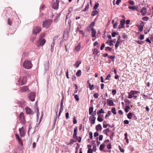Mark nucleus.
Here are the masks:
<instances>
[{
  "mask_svg": "<svg viewBox=\"0 0 153 153\" xmlns=\"http://www.w3.org/2000/svg\"><path fill=\"white\" fill-rule=\"evenodd\" d=\"M52 22V20L51 19L45 20L43 22L42 25L43 27L47 29L50 26Z\"/></svg>",
  "mask_w": 153,
  "mask_h": 153,
  "instance_id": "1",
  "label": "nucleus"
},
{
  "mask_svg": "<svg viewBox=\"0 0 153 153\" xmlns=\"http://www.w3.org/2000/svg\"><path fill=\"white\" fill-rule=\"evenodd\" d=\"M23 66L26 69L30 68L32 67L31 62L28 60H25L23 64Z\"/></svg>",
  "mask_w": 153,
  "mask_h": 153,
  "instance_id": "2",
  "label": "nucleus"
},
{
  "mask_svg": "<svg viewBox=\"0 0 153 153\" xmlns=\"http://www.w3.org/2000/svg\"><path fill=\"white\" fill-rule=\"evenodd\" d=\"M41 28L39 26H36L33 27V33L34 35H36L41 31Z\"/></svg>",
  "mask_w": 153,
  "mask_h": 153,
  "instance_id": "3",
  "label": "nucleus"
},
{
  "mask_svg": "<svg viewBox=\"0 0 153 153\" xmlns=\"http://www.w3.org/2000/svg\"><path fill=\"white\" fill-rule=\"evenodd\" d=\"M19 118L21 121V123L22 124H25V118L23 112H21L20 114Z\"/></svg>",
  "mask_w": 153,
  "mask_h": 153,
  "instance_id": "4",
  "label": "nucleus"
},
{
  "mask_svg": "<svg viewBox=\"0 0 153 153\" xmlns=\"http://www.w3.org/2000/svg\"><path fill=\"white\" fill-rule=\"evenodd\" d=\"M36 94L35 92H34L32 93L29 94L28 98L31 101H34Z\"/></svg>",
  "mask_w": 153,
  "mask_h": 153,
  "instance_id": "5",
  "label": "nucleus"
},
{
  "mask_svg": "<svg viewBox=\"0 0 153 153\" xmlns=\"http://www.w3.org/2000/svg\"><path fill=\"white\" fill-rule=\"evenodd\" d=\"M26 77H23L22 78H21L19 81V84L20 85H24L26 83Z\"/></svg>",
  "mask_w": 153,
  "mask_h": 153,
  "instance_id": "6",
  "label": "nucleus"
},
{
  "mask_svg": "<svg viewBox=\"0 0 153 153\" xmlns=\"http://www.w3.org/2000/svg\"><path fill=\"white\" fill-rule=\"evenodd\" d=\"M25 110H26V112L27 114H32L34 113L33 111L27 107H26Z\"/></svg>",
  "mask_w": 153,
  "mask_h": 153,
  "instance_id": "7",
  "label": "nucleus"
},
{
  "mask_svg": "<svg viewBox=\"0 0 153 153\" xmlns=\"http://www.w3.org/2000/svg\"><path fill=\"white\" fill-rule=\"evenodd\" d=\"M59 2V0H56L55 3H54L53 5V8L55 9H57L58 8Z\"/></svg>",
  "mask_w": 153,
  "mask_h": 153,
  "instance_id": "8",
  "label": "nucleus"
},
{
  "mask_svg": "<svg viewBox=\"0 0 153 153\" xmlns=\"http://www.w3.org/2000/svg\"><path fill=\"white\" fill-rule=\"evenodd\" d=\"M63 100H62L61 101V104H60V107L59 111V117L60 116L62 111L63 110Z\"/></svg>",
  "mask_w": 153,
  "mask_h": 153,
  "instance_id": "9",
  "label": "nucleus"
},
{
  "mask_svg": "<svg viewBox=\"0 0 153 153\" xmlns=\"http://www.w3.org/2000/svg\"><path fill=\"white\" fill-rule=\"evenodd\" d=\"M24 128L23 127L19 129V131L20 132V135L21 137H23L25 136V133L24 131Z\"/></svg>",
  "mask_w": 153,
  "mask_h": 153,
  "instance_id": "10",
  "label": "nucleus"
},
{
  "mask_svg": "<svg viewBox=\"0 0 153 153\" xmlns=\"http://www.w3.org/2000/svg\"><path fill=\"white\" fill-rule=\"evenodd\" d=\"M96 119V117L94 116H91L90 117V120L92 124H94L95 123V120Z\"/></svg>",
  "mask_w": 153,
  "mask_h": 153,
  "instance_id": "11",
  "label": "nucleus"
},
{
  "mask_svg": "<svg viewBox=\"0 0 153 153\" xmlns=\"http://www.w3.org/2000/svg\"><path fill=\"white\" fill-rule=\"evenodd\" d=\"M39 41L40 42V44L38 46H43L45 44L46 41L45 39H40Z\"/></svg>",
  "mask_w": 153,
  "mask_h": 153,
  "instance_id": "12",
  "label": "nucleus"
},
{
  "mask_svg": "<svg viewBox=\"0 0 153 153\" xmlns=\"http://www.w3.org/2000/svg\"><path fill=\"white\" fill-rule=\"evenodd\" d=\"M147 12L146 9L145 7H143L140 11V13L141 14L144 16L146 14Z\"/></svg>",
  "mask_w": 153,
  "mask_h": 153,
  "instance_id": "13",
  "label": "nucleus"
},
{
  "mask_svg": "<svg viewBox=\"0 0 153 153\" xmlns=\"http://www.w3.org/2000/svg\"><path fill=\"white\" fill-rule=\"evenodd\" d=\"M90 28H91V27ZM91 30L92 31V37H95L96 33V30L94 29L93 27H91Z\"/></svg>",
  "mask_w": 153,
  "mask_h": 153,
  "instance_id": "14",
  "label": "nucleus"
},
{
  "mask_svg": "<svg viewBox=\"0 0 153 153\" xmlns=\"http://www.w3.org/2000/svg\"><path fill=\"white\" fill-rule=\"evenodd\" d=\"M28 89L27 86H24L21 87L20 88V90L21 91H26Z\"/></svg>",
  "mask_w": 153,
  "mask_h": 153,
  "instance_id": "15",
  "label": "nucleus"
},
{
  "mask_svg": "<svg viewBox=\"0 0 153 153\" xmlns=\"http://www.w3.org/2000/svg\"><path fill=\"white\" fill-rule=\"evenodd\" d=\"M96 129L97 131L99 130L101 131L102 129V127L101 125L100 124H98L96 126Z\"/></svg>",
  "mask_w": 153,
  "mask_h": 153,
  "instance_id": "16",
  "label": "nucleus"
},
{
  "mask_svg": "<svg viewBox=\"0 0 153 153\" xmlns=\"http://www.w3.org/2000/svg\"><path fill=\"white\" fill-rule=\"evenodd\" d=\"M107 101L110 106L113 105V102L112 100L107 99Z\"/></svg>",
  "mask_w": 153,
  "mask_h": 153,
  "instance_id": "17",
  "label": "nucleus"
},
{
  "mask_svg": "<svg viewBox=\"0 0 153 153\" xmlns=\"http://www.w3.org/2000/svg\"><path fill=\"white\" fill-rule=\"evenodd\" d=\"M60 15V13L59 14H56V18L54 19V21L56 22H57L58 21V18Z\"/></svg>",
  "mask_w": 153,
  "mask_h": 153,
  "instance_id": "18",
  "label": "nucleus"
},
{
  "mask_svg": "<svg viewBox=\"0 0 153 153\" xmlns=\"http://www.w3.org/2000/svg\"><path fill=\"white\" fill-rule=\"evenodd\" d=\"M54 43H55V41H54V39H53L52 43L51 44V50L52 52H53V47L54 45Z\"/></svg>",
  "mask_w": 153,
  "mask_h": 153,
  "instance_id": "19",
  "label": "nucleus"
},
{
  "mask_svg": "<svg viewBox=\"0 0 153 153\" xmlns=\"http://www.w3.org/2000/svg\"><path fill=\"white\" fill-rule=\"evenodd\" d=\"M81 63V61H78L76 62L75 64L74 65V66H75L76 68H77L79 66Z\"/></svg>",
  "mask_w": 153,
  "mask_h": 153,
  "instance_id": "20",
  "label": "nucleus"
},
{
  "mask_svg": "<svg viewBox=\"0 0 153 153\" xmlns=\"http://www.w3.org/2000/svg\"><path fill=\"white\" fill-rule=\"evenodd\" d=\"M98 13V12L97 10H94L92 11L91 13V16H94Z\"/></svg>",
  "mask_w": 153,
  "mask_h": 153,
  "instance_id": "21",
  "label": "nucleus"
},
{
  "mask_svg": "<svg viewBox=\"0 0 153 153\" xmlns=\"http://www.w3.org/2000/svg\"><path fill=\"white\" fill-rule=\"evenodd\" d=\"M99 53V51H98L97 49H94L93 51V54H96L97 55H98V53Z\"/></svg>",
  "mask_w": 153,
  "mask_h": 153,
  "instance_id": "22",
  "label": "nucleus"
},
{
  "mask_svg": "<svg viewBox=\"0 0 153 153\" xmlns=\"http://www.w3.org/2000/svg\"><path fill=\"white\" fill-rule=\"evenodd\" d=\"M77 141L76 140H74L73 139H71L70 140V142L69 143L67 144V145H72L74 143L76 142Z\"/></svg>",
  "mask_w": 153,
  "mask_h": 153,
  "instance_id": "23",
  "label": "nucleus"
},
{
  "mask_svg": "<svg viewBox=\"0 0 153 153\" xmlns=\"http://www.w3.org/2000/svg\"><path fill=\"white\" fill-rule=\"evenodd\" d=\"M16 138L18 140L19 142L20 143H21V144H22V140L20 138L19 136L17 135V134H16Z\"/></svg>",
  "mask_w": 153,
  "mask_h": 153,
  "instance_id": "24",
  "label": "nucleus"
},
{
  "mask_svg": "<svg viewBox=\"0 0 153 153\" xmlns=\"http://www.w3.org/2000/svg\"><path fill=\"white\" fill-rule=\"evenodd\" d=\"M81 74V70H79L76 73V75L78 76L79 77L80 76Z\"/></svg>",
  "mask_w": 153,
  "mask_h": 153,
  "instance_id": "25",
  "label": "nucleus"
},
{
  "mask_svg": "<svg viewBox=\"0 0 153 153\" xmlns=\"http://www.w3.org/2000/svg\"><path fill=\"white\" fill-rule=\"evenodd\" d=\"M105 145L104 143L101 144L100 146V151H102V150L104 149L105 147Z\"/></svg>",
  "mask_w": 153,
  "mask_h": 153,
  "instance_id": "26",
  "label": "nucleus"
},
{
  "mask_svg": "<svg viewBox=\"0 0 153 153\" xmlns=\"http://www.w3.org/2000/svg\"><path fill=\"white\" fill-rule=\"evenodd\" d=\"M104 113V112L103 110V109L102 108L100 109V110L98 111H97V114L98 115L99 114H103Z\"/></svg>",
  "mask_w": 153,
  "mask_h": 153,
  "instance_id": "27",
  "label": "nucleus"
},
{
  "mask_svg": "<svg viewBox=\"0 0 153 153\" xmlns=\"http://www.w3.org/2000/svg\"><path fill=\"white\" fill-rule=\"evenodd\" d=\"M81 48L80 45L79 44L77 45L75 47V49L76 51H78Z\"/></svg>",
  "mask_w": 153,
  "mask_h": 153,
  "instance_id": "28",
  "label": "nucleus"
},
{
  "mask_svg": "<svg viewBox=\"0 0 153 153\" xmlns=\"http://www.w3.org/2000/svg\"><path fill=\"white\" fill-rule=\"evenodd\" d=\"M139 93L138 91H131V93L133 95H134L135 94H137V93Z\"/></svg>",
  "mask_w": 153,
  "mask_h": 153,
  "instance_id": "29",
  "label": "nucleus"
},
{
  "mask_svg": "<svg viewBox=\"0 0 153 153\" xmlns=\"http://www.w3.org/2000/svg\"><path fill=\"white\" fill-rule=\"evenodd\" d=\"M93 107H90L89 108V114L91 115L93 112Z\"/></svg>",
  "mask_w": 153,
  "mask_h": 153,
  "instance_id": "30",
  "label": "nucleus"
},
{
  "mask_svg": "<svg viewBox=\"0 0 153 153\" xmlns=\"http://www.w3.org/2000/svg\"><path fill=\"white\" fill-rule=\"evenodd\" d=\"M121 42L119 41L118 40H117L116 44L115 45V47L116 48H117L119 46V45L120 44V42Z\"/></svg>",
  "mask_w": 153,
  "mask_h": 153,
  "instance_id": "31",
  "label": "nucleus"
},
{
  "mask_svg": "<svg viewBox=\"0 0 153 153\" xmlns=\"http://www.w3.org/2000/svg\"><path fill=\"white\" fill-rule=\"evenodd\" d=\"M62 73V71L60 69H58L56 71V74L57 75H60Z\"/></svg>",
  "mask_w": 153,
  "mask_h": 153,
  "instance_id": "32",
  "label": "nucleus"
},
{
  "mask_svg": "<svg viewBox=\"0 0 153 153\" xmlns=\"http://www.w3.org/2000/svg\"><path fill=\"white\" fill-rule=\"evenodd\" d=\"M105 50L106 51H111L112 50V49L109 47H107L105 48Z\"/></svg>",
  "mask_w": 153,
  "mask_h": 153,
  "instance_id": "33",
  "label": "nucleus"
},
{
  "mask_svg": "<svg viewBox=\"0 0 153 153\" xmlns=\"http://www.w3.org/2000/svg\"><path fill=\"white\" fill-rule=\"evenodd\" d=\"M111 112L114 114H116V111L115 108H112L111 109Z\"/></svg>",
  "mask_w": 153,
  "mask_h": 153,
  "instance_id": "34",
  "label": "nucleus"
},
{
  "mask_svg": "<svg viewBox=\"0 0 153 153\" xmlns=\"http://www.w3.org/2000/svg\"><path fill=\"white\" fill-rule=\"evenodd\" d=\"M130 108V107L129 106H126L125 109V111L126 112H127L129 111V109Z\"/></svg>",
  "mask_w": 153,
  "mask_h": 153,
  "instance_id": "35",
  "label": "nucleus"
},
{
  "mask_svg": "<svg viewBox=\"0 0 153 153\" xmlns=\"http://www.w3.org/2000/svg\"><path fill=\"white\" fill-rule=\"evenodd\" d=\"M125 21L124 19H122L121 20L120 22V25L123 26L124 24H125Z\"/></svg>",
  "mask_w": 153,
  "mask_h": 153,
  "instance_id": "36",
  "label": "nucleus"
},
{
  "mask_svg": "<svg viewBox=\"0 0 153 153\" xmlns=\"http://www.w3.org/2000/svg\"><path fill=\"white\" fill-rule=\"evenodd\" d=\"M89 86L90 89L91 90H92L94 89L93 87L94 86L93 85H91V83H89Z\"/></svg>",
  "mask_w": 153,
  "mask_h": 153,
  "instance_id": "37",
  "label": "nucleus"
},
{
  "mask_svg": "<svg viewBox=\"0 0 153 153\" xmlns=\"http://www.w3.org/2000/svg\"><path fill=\"white\" fill-rule=\"evenodd\" d=\"M71 15V14L69 12L67 14L66 17V20L67 19H69Z\"/></svg>",
  "mask_w": 153,
  "mask_h": 153,
  "instance_id": "38",
  "label": "nucleus"
},
{
  "mask_svg": "<svg viewBox=\"0 0 153 153\" xmlns=\"http://www.w3.org/2000/svg\"><path fill=\"white\" fill-rule=\"evenodd\" d=\"M89 7V6L88 4V5H86V6L85 7V8L82 10V11L83 12H85L87 11Z\"/></svg>",
  "mask_w": 153,
  "mask_h": 153,
  "instance_id": "39",
  "label": "nucleus"
},
{
  "mask_svg": "<svg viewBox=\"0 0 153 153\" xmlns=\"http://www.w3.org/2000/svg\"><path fill=\"white\" fill-rule=\"evenodd\" d=\"M111 114V112L110 111H108V113L106 115L105 118H106L107 117H108Z\"/></svg>",
  "mask_w": 153,
  "mask_h": 153,
  "instance_id": "40",
  "label": "nucleus"
},
{
  "mask_svg": "<svg viewBox=\"0 0 153 153\" xmlns=\"http://www.w3.org/2000/svg\"><path fill=\"white\" fill-rule=\"evenodd\" d=\"M132 117V114L131 113H129L127 115V117L129 119H131Z\"/></svg>",
  "mask_w": 153,
  "mask_h": 153,
  "instance_id": "41",
  "label": "nucleus"
},
{
  "mask_svg": "<svg viewBox=\"0 0 153 153\" xmlns=\"http://www.w3.org/2000/svg\"><path fill=\"white\" fill-rule=\"evenodd\" d=\"M119 34L118 33H116L115 32H113L112 33V36L113 37H114L116 35Z\"/></svg>",
  "mask_w": 153,
  "mask_h": 153,
  "instance_id": "42",
  "label": "nucleus"
},
{
  "mask_svg": "<svg viewBox=\"0 0 153 153\" xmlns=\"http://www.w3.org/2000/svg\"><path fill=\"white\" fill-rule=\"evenodd\" d=\"M107 132H112V131L110 130L108 128H106L105 129V134H106V135H107Z\"/></svg>",
  "mask_w": 153,
  "mask_h": 153,
  "instance_id": "43",
  "label": "nucleus"
},
{
  "mask_svg": "<svg viewBox=\"0 0 153 153\" xmlns=\"http://www.w3.org/2000/svg\"><path fill=\"white\" fill-rule=\"evenodd\" d=\"M97 120L100 122H101L103 121V120L102 118L100 117V116H99L97 119Z\"/></svg>",
  "mask_w": 153,
  "mask_h": 153,
  "instance_id": "44",
  "label": "nucleus"
},
{
  "mask_svg": "<svg viewBox=\"0 0 153 153\" xmlns=\"http://www.w3.org/2000/svg\"><path fill=\"white\" fill-rule=\"evenodd\" d=\"M77 134V132H74L73 135V137L74 138H78V136H76Z\"/></svg>",
  "mask_w": 153,
  "mask_h": 153,
  "instance_id": "45",
  "label": "nucleus"
},
{
  "mask_svg": "<svg viewBox=\"0 0 153 153\" xmlns=\"http://www.w3.org/2000/svg\"><path fill=\"white\" fill-rule=\"evenodd\" d=\"M99 5V3H96V4L94 6V9L96 10L97 8L98 7V6Z\"/></svg>",
  "mask_w": 153,
  "mask_h": 153,
  "instance_id": "46",
  "label": "nucleus"
},
{
  "mask_svg": "<svg viewBox=\"0 0 153 153\" xmlns=\"http://www.w3.org/2000/svg\"><path fill=\"white\" fill-rule=\"evenodd\" d=\"M76 140L78 141L79 143H80L81 141V137H78V138H76Z\"/></svg>",
  "mask_w": 153,
  "mask_h": 153,
  "instance_id": "47",
  "label": "nucleus"
},
{
  "mask_svg": "<svg viewBox=\"0 0 153 153\" xmlns=\"http://www.w3.org/2000/svg\"><path fill=\"white\" fill-rule=\"evenodd\" d=\"M74 98L77 101H78L79 100V99L78 97V96L77 94L75 95H74Z\"/></svg>",
  "mask_w": 153,
  "mask_h": 153,
  "instance_id": "48",
  "label": "nucleus"
},
{
  "mask_svg": "<svg viewBox=\"0 0 153 153\" xmlns=\"http://www.w3.org/2000/svg\"><path fill=\"white\" fill-rule=\"evenodd\" d=\"M7 22H8V24L9 25H11L12 22V21L10 19H8Z\"/></svg>",
  "mask_w": 153,
  "mask_h": 153,
  "instance_id": "49",
  "label": "nucleus"
},
{
  "mask_svg": "<svg viewBox=\"0 0 153 153\" xmlns=\"http://www.w3.org/2000/svg\"><path fill=\"white\" fill-rule=\"evenodd\" d=\"M142 19L144 21H147L149 19V18L148 17L145 16Z\"/></svg>",
  "mask_w": 153,
  "mask_h": 153,
  "instance_id": "50",
  "label": "nucleus"
},
{
  "mask_svg": "<svg viewBox=\"0 0 153 153\" xmlns=\"http://www.w3.org/2000/svg\"><path fill=\"white\" fill-rule=\"evenodd\" d=\"M139 39L140 40L143 39H144V36L143 35H140V36L139 37Z\"/></svg>",
  "mask_w": 153,
  "mask_h": 153,
  "instance_id": "51",
  "label": "nucleus"
},
{
  "mask_svg": "<svg viewBox=\"0 0 153 153\" xmlns=\"http://www.w3.org/2000/svg\"><path fill=\"white\" fill-rule=\"evenodd\" d=\"M73 122L74 124H76L77 123V121L76 119V117H75L73 118Z\"/></svg>",
  "mask_w": 153,
  "mask_h": 153,
  "instance_id": "52",
  "label": "nucleus"
},
{
  "mask_svg": "<svg viewBox=\"0 0 153 153\" xmlns=\"http://www.w3.org/2000/svg\"><path fill=\"white\" fill-rule=\"evenodd\" d=\"M111 75L110 74H108L106 76V79H105V80H110V78L111 77Z\"/></svg>",
  "mask_w": 153,
  "mask_h": 153,
  "instance_id": "53",
  "label": "nucleus"
},
{
  "mask_svg": "<svg viewBox=\"0 0 153 153\" xmlns=\"http://www.w3.org/2000/svg\"><path fill=\"white\" fill-rule=\"evenodd\" d=\"M93 152V150L89 148L88 151V153H92Z\"/></svg>",
  "mask_w": 153,
  "mask_h": 153,
  "instance_id": "54",
  "label": "nucleus"
},
{
  "mask_svg": "<svg viewBox=\"0 0 153 153\" xmlns=\"http://www.w3.org/2000/svg\"><path fill=\"white\" fill-rule=\"evenodd\" d=\"M128 8L129 9H132L133 10L136 9L137 8L136 6H129L128 7Z\"/></svg>",
  "mask_w": 153,
  "mask_h": 153,
  "instance_id": "55",
  "label": "nucleus"
},
{
  "mask_svg": "<svg viewBox=\"0 0 153 153\" xmlns=\"http://www.w3.org/2000/svg\"><path fill=\"white\" fill-rule=\"evenodd\" d=\"M89 135L90 136V138L91 139H92L93 138V134L92 132H89Z\"/></svg>",
  "mask_w": 153,
  "mask_h": 153,
  "instance_id": "56",
  "label": "nucleus"
},
{
  "mask_svg": "<svg viewBox=\"0 0 153 153\" xmlns=\"http://www.w3.org/2000/svg\"><path fill=\"white\" fill-rule=\"evenodd\" d=\"M93 149L95 152L96 151V144H94L93 146Z\"/></svg>",
  "mask_w": 153,
  "mask_h": 153,
  "instance_id": "57",
  "label": "nucleus"
},
{
  "mask_svg": "<svg viewBox=\"0 0 153 153\" xmlns=\"http://www.w3.org/2000/svg\"><path fill=\"white\" fill-rule=\"evenodd\" d=\"M105 47V45L104 43H102L100 47V49L101 50H102Z\"/></svg>",
  "mask_w": 153,
  "mask_h": 153,
  "instance_id": "58",
  "label": "nucleus"
},
{
  "mask_svg": "<svg viewBox=\"0 0 153 153\" xmlns=\"http://www.w3.org/2000/svg\"><path fill=\"white\" fill-rule=\"evenodd\" d=\"M94 97L95 98H97L98 97V94L97 93H95L94 94Z\"/></svg>",
  "mask_w": 153,
  "mask_h": 153,
  "instance_id": "59",
  "label": "nucleus"
},
{
  "mask_svg": "<svg viewBox=\"0 0 153 153\" xmlns=\"http://www.w3.org/2000/svg\"><path fill=\"white\" fill-rule=\"evenodd\" d=\"M129 3L130 4H131V5H134V2L133 1L131 0H130L129 1Z\"/></svg>",
  "mask_w": 153,
  "mask_h": 153,
  "instance_id": "60",
  "label": "nucleus"
},
{
  "mask_svg": "<svg viewBox=\"0 0 153 153\" xmlns=\"http://www.w3.org/2000/svg\"><path fill=\"white\" fill-rule=\"evenodd\" d=\"M111 147L112 146L111 144H108V145L107 146V147L108 149H110L111 148Z\"/></svg>",
  "mask_w": 153,
  "mask_h": 153,
  "instance_id": "61",
  "label": "nucleus"
},
{
  "mask_svg": "<svg viewBox=\"0 0 153 153\" xmlns=\"http://www.w3.org/2000/svg\"><path fill=\"white\" fill-rule=\"evenodd\" d=\"M99 135V133L98 132H96L94 133V136L95 137L98 136Z\"/></svg>",
  "mask_w": 153,
  "mask_h": 153,
  "instance_id": "62",
  "label": "nucleus"
},
{
  "mask_svg": "<svg viewBox=\"0 0 153 153\" xmlns=\"http://www.w3.org/2000/svg\"><path fill=\"white\" fill-rule=\"evenodd\" d=\"M116 91L115 89L112 90V93L113 95H114L116 93Z\"/></svg>",
  "mask_w": 153,
  "mask_h": 153,
  "instance_id": "63",
  "label": "nucleus"
},
{
  "mask_svg": "<svg viewBox=\"0 0 153 153\" xmlns=\"http://www.w3.org/2000/svg\"><path fill=\"white\" fill-rule=\"evenodd\" d=\"M117 23H115L114 24L113 26V28L114 29L116 28L117 26Z\"/></svg>",
  "mask_w": 153,
  "mask_h": 153,
  "instance_id": "64",
  "label": "nucleus"
}]
</instances>
